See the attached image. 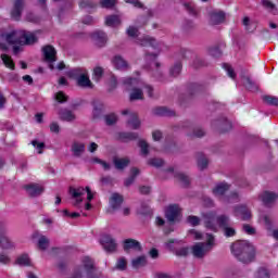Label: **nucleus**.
Masks as SVG:
<instances>
[{
  "instance_id": "4be33fe9",
  "label": "nucleus",
  "mask_w": 278,
  "mask_h": 278,
  "mask_svg": "<svg viewBox=\"0 0 278 278\" xmlns=\"http://www.w3.org/2000/svg\"><path fill=\"white\" fill-rule=\"evenodd\" d=\"M110 205L113 210H118L123 205V195L118 193H113L110 199Z\"/></svg>"
},
{
  "instance_id": "72a5a7b5",
  "label": "nucleus",
  "mask_w": 278,
  "mask_h": 278,
  "mask_svg": "<svg viewBox=\"0 0 278 278\" xmlns=\"http://www.w3.org/2000/svg\"><path fill=\"white\" fill-rule=\"evenodd\" d=\"M132 268H142V266H147V257L139 256L131 262Z\"/></svg>"
},
{
  "instance_id": "a211bd4d",
  "label": "nucleus",
  "mask_w": 278,
  "mask_h": 278,
  "mask_svg": "<svg viewBox=\"0 0 278 278\" xmlns=\"http://www.w3.org/2000/svg\"><path fill=\"white\" fill-rule=\"evenodd\" d=\"M86 151V144L84 142L74 141L72 144V153L74 157H81Z\"/></svg>"
},
{
  "instance_id": "7ed1b4c3",
  "label": "nucleus",
  "mask_w": 278,
  "mask_h": 278,
  "mask_svg": "<svg viewBox=\"0 0 278 278\" xmlns=\"http://www.w3.org/2000/svg\"><path fill=\"white\" fill-rule=\"evenodd\" d=\"M205 228L211 229V231H216L217 225L224 229V235L226 238H233L236 236V228L229 227V217L227 215H222L216 218V213H206L204 215Z\"/></svg>"
},
{
  "instance_id": "c756f323",
  "label": "nucleus",
  "mask_w": 278,
  "mask_h": 278,
  "mask_svg": "<svg viewBox=\"0 0 278 278\" xmlns=\"http://www.w3.org/2000/svg\"><path fill=\"white\" fill-rule=\"evenodd\" d=\"M138 43L141 45V47H152V49H155L156 45L155 39L149 36L138 39Z\"/></svg>"
},
{
  "instance_id": "e2e57ef3",
  "label": "nucleus",
  "mask_w": 278,
  "mask_h": 278,
  "mask_svg": "<svg viewBox=\"0 0 278 278\" xmlns=\"http://www.w3.org/2000/svg\"><path fill=\"white\" fill-rule=\"evenodd\" d=\"M121 138H127V140H136L138 135L136 132H124L122 134Z\"/></svg>"
},
{
  "instance_id": "603ef678",
  "label": "nucleus",
  "mask_w": 278,
  "mask_h": 278,
  "mask_svg": "<svg viewBox=\"0 0 278 278\" xmlns=\"http://www.w3.org/2000/svg\"><path fill=\"white\" fill-rule=\"evenodd\" d=\"M150 166H155V168H160L164 166V161L162 159H151L149 161Z\"/></svg>"
},
{
  "instance_id": "6ab92c4d",
  "label": "nucleus",
  "mask_w": 278,
  "mask_h": 278,
  "mask_svg": "<svg viewBox=\"0 0 278 278\" xmlns=\"http://www.w3.org/2000/svg\"><path fill=\"white\" fill-rule=\"evenodd\" d=\"M26 192L30 197H39L41 192H45V188L40 185L31 184L26 186Z\"/></svg>"
},
{
  "instance_id": "69168bd1",
  "label": "nucleus",
  "mask_w": 278,
  "mask_h": 278,
  "mask_svg": "<svg viewBox=\"0 0 278 278\" xmlns=\"http://www.w3.org/2000/svg\"><path fill=\"white\" fill-rule=\"evenodd\" d=\"M11 260L10 256H8V254L4 253H0V264H10Z\"/></svg>"
},
{
  "instance_id": "864d4df0",
  "label": "nucleus",
  "mask_w": 278,
  "mask_h": 278,
  "mask_svg": "<svg viewBox=\"0 0 278 278\" xmlns=\"http://www.w3.org/2000/svg\"><path fill=\"white\" fill-rule=\"evenodd\" d=\"M262 3L266 10H269V12H276L277 8L269 0H263Z\"/></svg>"
},
{
  "instance_id": "3c124183",
  "label": "nucleus",
  "mask_w": 278,
  "mask_h": 278,
  "mask_svg": "<svg viewBox=\"0 0 278 278\" xmlns=\"http://www.w3.org/2000/svg\"><path fill=\"white\" fill-rule=\"evenodd\" d=\"M185 8L189 12V14H191L192 16H197V8H194V3H185Z\"/></svg>"
},
{
  "instance_id": "0e129e2a",
  "label": "nucleus",
  "mask_w": 278,
  "mask_h": 278,
  "mask_svg": "<svg viewBox=\"0 0 278 278\" xmlns=\"http://www.w3.org/2000/svg\"><path fill=\"white\" fill-rule=\"evenodd\" d=\"M262 220H263L264 225L267 226V229H270V227L273 226V220L270 219V216L264 215Z\"/></svg>"
},
{
  "instance_id": "0eeeda50",
  "label": "nucleus",
  "mask_w": 278,
  "mask_h": 278,
  "mask_svg": "<svg viewBox=\"0 0 278 278\" xmlns=\"http://www.w3.org/2000/svg\"><path fill=\"white\" fill-rule=\"evenodd\" d=\"M70 194L75 199V203L74 205H79L83 201H84V195L87 194V201H91L92 199H94V194H92V191L86 187L84 189V187L80 188H71L70 189Z\"/></svg>"
},
{
  "instance_id": "c9c22d12",
  "label": "nucleus",
  "mask_w": 278,
  "mask_h": 278,
  "mask_svg": "<svg viewBox=\"0 0 278 278\" xmlns=\"http://www.w3.org/2000/svg\"><path fill=\"white\" fill-rule=\"evenodd\" d=\"M174 177H176V179H178V181L181 182L182 186H189L190 185V177H188L184 173H175Z\"/></svg>"
},
{
  "instance_id": "412c9836",
  "label": "nucleus",
  "mask_w": 278,
  "mask_h": 278,
  "mask_svg": "<svg viewBox=\"0 0 278 278\" xmlns=\"http://www.w3.org/2000/svg\"><path fill=\"white\" fill-rule=\"evenodd\" d=\"M92 38H93V40L97 41L99 47H103V45H105V42H108V35H105V33H103L101 30L94 31L92 34Z\"/></svg>"
},
{
  "instance_id": "1a4fd4ad",
  "label": "nucleus",
  "mask_w": 278,
  "mask_h": 278,
  "mask_svg": "<svg viewBox=\"0 0 278 278\" xmlns=\"http://www.w3.org/2000/svg\"><path fill=\"white\" fill-rule=\"evenodd\" d=\"M179 247H181V241L170 239L166 242V248L169 249V251H173L176 255H178V257H186V255L190 253V250L188 248Z\"/></svg>"
},
{
  "instance_id": "f257e3e1",
  "label": "nucleus",
  "mask_w": 278,
  "mask_h": 278,
  "mask_svg": "<svg viewBox=\"0 0 278 278\" xmlns=\"http://www.w3.org/2000/svg\"><path fill=\"white\" fill-rule=\"evenodd\" d=\"M189 236L193 238V240H206V242H198L191 247V253L193 257L198 260H203L212 249H214V236L210 233L203 235L201 231L191 229L189 230Z\"/></svg>"
},
{
  "instance_id": "bb28decb",
  "label": "nucleus",
  "mask_w": 278,
  "mask_h": 278,
  "mask_svg": "<svg viewBox=\"0 0 278 278\" xmlns=\"http://www.w3.org/2000/svg\"><path fill=\"white\" fill-rule=\"evenodd\" d=\"M129 249H135L136 251H140V242L134 239H127L124 241V250L129 251Z\"/></svg>"
},
{
  "instance_id": "a878e982",
  "label": "nucleus",
  "mask_w": 278,
  "mask_h": 278,
  "mask_svg": "<svg viewBox=\"0 0 278 278\" xmlns=\"http://www.w3.org/2000/svg\"><path fill=\"white\" fill-rule=\"evenodd\" d=\"M0 58L7 68H10L11 71H14V68H16V65L14 64V60L12 59V56L3 53L0 55Z\"/></svg>"
},
{
  "instance_id": "4c0bfd02",
  "label": "nucleus",
  "mask_w": 278,
  "mask_h": 278,
  "mask_svg": "<svg viewBox=\"0 0 278 278\" xmlns=\"http://www.w3.org/2000/svg\"><path fill=\"white\" fill-rule=\"evenodd\" d=\"M157 58V53H148L146 55V60H150V66H155V68H160V63L155 61Z\"/></svg>"
},
{
  "instance_id": "f8f14e48",
  "label": "nucleus",
  "mask_w": 278,
  "mask_h": 278,
  "mask_svg": "<svg viewBox=\"0 0 278 278\" xmlns=\"http://www.w3.org/2000/svg\"><path fill=\"white\" fill-rule=\"evenodd\" d=\"M179 214H181V208H179V205L177 204L169 205L165 211V216L169 223L179 220Z\"/></svg>"
},
{
  "instance_id": "774afa93",
  "label": "nucleus",
  "mask_w": 278,
  "mask_h": 278,
  "mask_svg": "<svg viewBox=\"0 0 278 278\" xmlns=\"http://www.w3.org/2000/svg\"><path fill=\"white\" fill-rule=\"evenodd\" d=\"M154 278H173L170 275L168 274H164V273H156L154 275Z\"/></svg>"
},
{
  "instance_id": "338daca9",
  "label": "nucleus",
  "mask_w": 278,
  "mask_h": 278,
  "mask_svg": "<svg viewBox=\"0 0 278 278\" xmlns=\"http://www.w3.org/2000/svg\"><path fill=\"white\" fill-rule=\"evenodd\" d=\"M243 231H245V233H248L249 236H253V233H255V228H253L249 225H244Z\"/></svg>"
},
{
  "instance_id": "680f3d73",
  "label": "nucleus",
  "mask_w": 278,
  "mask_h": 278,
  "mask_svg": "<svg viewBox=\"0 0 278 278\" xmlns=\"http://www.w3.org/2000/svg\"><path fill=\"white\" fill-rule=\"evenodd\" d=\"M31 144H33V147H36L39 154L42 153V150L45 149V143L34 140V141H31Z\"/></svg>"
},
{
  "instance_id": "6e6552de",
  "label": "nucleus",
  "mask_w": 278,
  "mask_h": 278,
  "mask_svg": "<svg viewBox=\"0 0 278 278\" xmlns=\"http://www.w3.org/2000/svg\"><path fill=\"white\" fill-rule=\"evenodd\" d=\"M10 229L8 228V224L0 223V248L8 250V249H14V243L10 241L8 238Z\"/></svg>"
},
{
  "instance_id": "393cba45",
  "label": "nucleus",
  "mask_w": 278,
  "mask_h": 278,
  "mask_svg": "<svg viewBox=\"0 0 278 278\" xmlns=\"http://www.w3.org/2000/svg\"><path fill=\"white\" fill-rule=\"evenodd\" d=\"M154 114L156 116H175V111H170L166 106H159L154 109Z\"/></svg>"
},
{
  "instance_id": "ddd939ff",
  "label": "nucleus",
  "mask_w": 278,
  "mask_h": 278,
  "mask_svg": "<svg viewBox=\"0 0 278 278\" xmlns=\"http://www.w3.org/2000/svg\"><path fill=\"white\" fill-rule=\"evenodd\" d=\"M24 5H25L24 0H14L13 9L11 10V17L14 21L21 20V14H23Z\"/></svg>"
},
{
  "instance_id": "c03bdc74",
  "label": "nucleus",
  "mask_w": 278,
  "mask_h": 278,
  "mask_svg": "<svg viewBox=\"0 0 278 278\" xmlns=\"http://www.w3.org/2000/svg\"><path fill=\"white\" fill-rule=\"evenodd\" d=\"M91 162H92L93 164H100V165H102V168H103L104 170H110V164H109L108 162H105V161L99 159V157H93V159L91 160Z\"/></svg>"
},
{
  "instance_id": "de8ad7c7",
  "label": "nucleus",
  "mask_w": 278,
  "mask_h": 278,
  "mask_svg": "<svg viewBox=\"0 0 278 278\" xmlns=\"http://www.w3.org/2000/svg\"><path fill=\"white\" fill-rule=\"evenodd\" d=\"M139 147L141 149L142 155H144V156L149 155V143H147V141L140 140Z\"/></svg>"
},
{
  "instance_id": "dca6fc26",
  "label": "nucleus",
  "mask_w": 278,
  "mask_h": 278,
  "mask_svg": "<svg viewBox=\"0 0 278 278\" xmlns=\"http://www.w3.org/2000/svg\"><path fill=\"white\" fill-rule=\"evenodd\" d=\"M33 238H34V240H37L38 249L40 251H47V249H49V239L48 238H46L45 236H42L38 232H35L33 235Z\"/></svg>"
},
{
  "instance_id": "b1692460",
  "label": "nucleus",
  "mask_w": 278,
  "mask_h": 278,
  "mask_svg": "<svg viewBox=\"0 0 278 278\" xmlns=\"http://www.w3.org/2000/svg\"><path fill=\"white\" fill-rule=\"evenodd\" d=\"M113 163L117 170H123V168H127V166H129V160L127 157H115Z\"/></svg>"
},
{
  "instance_id": "bf43d9fd",
  "label": "nucleus",
  "mask_w": 278,
  "mask_h": 278,
  "mask_svg": "<svg viewBox=\"0 0 278 278\" xmlns=\"http://www.w3.org/2000/svg\"><path fill=\"white\" fill-rule=\"evenodd\" d=\"M127 35L130 36V38H136V36H138V28L136 26H129Z\"/></svg>"
},
{
  "instance_id": "9d476101",
  "label": "nucleus",
  "mask_w": 278,
  "mask_h": 278,
  "mask_svg": "<svg viewBox=\"0 0 278 278\" xmlns=\"http://www.w3.org/2000/svg\"><path fill=\"white\" fill-rule=\"evenodd\" d=\"M100 244L103 247L106 253H114V251H116V240H114V238H112L110 235H102Z\"/></svg>"
},
{
  "instance_id": "7c9ffc66",
  "label": "nucleus",
  "mask_w": 278,
  "mask_h": 278,
  "mask_svg": "<svg viewBox=\"0 0 278 278\" xmlns=\"http://www.w3.org/2000/svg\"><path fill=\"white\" fill-rule=\"evenodd\" d=\"M138 175H140V169L136 168V167L131 168L130 177L125 180V186H127V187L131 186V184H134V181H136V177H138Z\"/></svg>"
},
{
  "instance_id": "423d86ee",
  "label": "nucleus",
  "mask_w": 278,
  "mask_h": 278,
  "mask_svg": "<svg viewBox=\"0 0 278 278\" xmlns=\"http://www.w3.org/2000/svg\"><path fill=\"white\" fill-rule=\"evenodd\" d=\"M67 76L77 80L80 88H92V81L88 77V71L81 67H77L67 72Z\"/></svg>"
},
{
  "instance_id": "37998d69",
  "label": "nucleus",
  "mask_w": 278,
  "mask_h": 278,
  "mask_svg": "<svg viewBox=\"0 0 278 278\" xmlns=\"http://www.w3.org/2000/svg\"><path fill=\"white\" fill-rule=\"evenodd\" d=\"M255 278H270V271L266 268H260L256 271Z\"/></svg>"
},
{
  "instance_id": "a19ab883",
  "label": "nucleus",
  "mask_w": 278,
  "mask_h": 278,
  "mask_svg": "<svg viewBox=\"0 0 278 278\" xmlns=\"http://www.w3.org/2000/svg\"><path fill=\"white\" fill-rule=\"evenodd\" d=\"M187 223H188V225H191V227H197L198 225L201 224V218H199L194 215H191V216L187 217Z\"/></svg>"
},
{
  "instance_id": "79ce46f5",
  "label": "nucleus",
  "mask_w": 278,
  "mask_h": 278,
  "mask_svg": "<svg viewBox=\"0 0 278 278\" xmlns=\"http://www.w3.org/2000/svg\"><path fill=\"white\" fill-rule=\"evenodd\" d=\"M79 8H81L83 10H90L92 8H97V3L89 0H85L79 3Z\"/></svg>"
},
{
  "instance_id": "f03ea898",
  "label": "nucleus",
  "mask_w": 278,
  "mask_h": 278,
  "mask_svg": "<svg viewBox=\"0 0 278 278\" xmlns=\"http://www.w3.org/2000/svg\"><path fill=\"white\" fill-rule=\"evenodd\" d=\"M122 84L125 90L130 91V101H142L144 99L143 90L148 92V97H153V87L147 85L140 78L126 77L122 79Z\"/></svg>"
},
{
  "instance_id": "4468645a",
  "label": "nucleus",
  "mask_w": 278,
  "mask_h": 278,
  "mask_svg": "<svg viewBox=\"0 0 278 278\" xmlns=\"http://www.w3.org/2000/svg\"><path fill=\"white\" fill-rule=\"evenodd\" d=\"M225 23V12L213 10L210 12V25H220Z\"/></svg>"
},
{
  "instance_id": "13d9d810",
  "label": "nucleus",
  "mask_w": 278,
  "mask_h": 278,
  "mask_svg": "<svg viewBox=\"0 0 278 278\" xmlns=\"http://www.w3.org/2000/svg\"><path fill=\"white\" fill-rule=\"evenodd\" d=\"M208 53H210L213 58H220V55H222L220 49H219L218 47L211 48V49L208 50Z\"/></svg>"
},
{
  "instance_id": "aec40b11",
  "label": "nucleus",
  "mask_w": 278,
  "mask_h": 278,
  "mask_svg": "<svg viewBox=\"0 0 278 278\" xmlns=\"http://www.w3.org/2000/svg\"><path fill=\"white\" fill-rule=\"evenodd\" d=\"M227 190H229V185L227 182H222L216 185V187L213 189V194L218 199H223V195Z\"/></svg>"
},
{
  "instance_id": "473e14b6",
  "label": "nucleus",
  "mask_w": 278,
  "mask_h": 278,
  "mask_svg": "<svg viewBox=\"0 0 278 278\" xmlns=\"http://www.w3.org/2000/svg\"><path fill=\"white\" fill-rule=\"evenodd\" d=\"M101 112H103V102L99 100L93 101V117L99 118Z\"/></svg>"
},
{
  "instance_id": "2f4dec72",
  "label": "nucleus",
  "mask_w": 278,
  "mask_h": 278,
  "mask_svg": "<svg viewBox=\"0 0 278 278\" xmlns=\"http://www.w3.org/2000/svg\"><path fill=\"white\" fill-rule=\"evenodd\" d=\"M128 125H130V127H132V129H138V127H140V119H138L137 113H130L129 119H128Z\"/></svg>"
},
{
  "instance_id": "5fc2aeb1",
  "label": "nucleus",
  "mask_w": 278,
  "mask_h": 278,
  "mask_svg": "<svg viewBox=\"0 0 278 278\" xmlns=\"http://www.w3.org/2000/svg\"><path fill=\"white\" fill-rule=\"evenodd\" d=\"M102 8H114L116 0H100Z\"/></svg>"
},
{
  "instance_id": "39448f33",
  "label": "nucleus",
  "mask_w": 278,
  "mask_h": 278,
  "mask_svg": "<svg viewBox=\"0 0 278 278\" xmlns=\"http://www.w3.org/2000/svg\"><path fill=\"white\" fill-rule=\"evenodd\" d=\"M3 38L8 45H36L38 42V37L36 33L26 30H12L3 35Z\"/></svg>"
},
{
  "instance_id": "4d7b16f0",
  "label": "nucleus",
  "mask_w": 278,
  "mask_h": 278,
  "mask_svg": "<svg viewBox=\"0 0 278 278\" xmlns=\"http://www.w3.org/2000/svg\"><path fill=\"white\" fill-rule=\"evenodd\" d=\"M55 99L59 103H65V101H67L66 94L62 91L55 93Z\"/></svg>"
},
{
  "instance_id": "cd10ccee",
  "label": "nucleus",
  "mask_w": 278,
  "mask_h": 278,
  "mask_svg": "<svg viewBox=\"0 0 278 278\" xmlns=\"http://www.w3.org/2000/svg\"><path fill=\"white\" fill-rule=\"evenodd\" d=\"M108 27H118L121 25V17L118 15H109L105 18Z\"/></svg>"
},
{
  "instance_id": "49530a36",
  "label": "nucleus",
  "mask_w": 278,
  "mask_h": 278,
  "mask_svg": "<svg viewBox=\"0 0 278 278\" xmlns=\"http://www.w3.org/2000/svg\"><path fill=\"white\" fill-rule=\"evenodd\" d=\"M223 68L231 79H236V72H233V67H231V65L224 63Z\"/></svg>"
},
{
  "instance_id": "5701e85b",
  "label": "nucleus",
  "mask_w": 278,
  "mask_h": 278,
  "mask_svg": "<svg viewBox=\"0 0 278 278\" xmlns=\"http://www.w3.org/2000/svg\"><path fill=\"white\" fill-rule=\"evenodd\" d=\"M261 201H263L264 205H270L277 199V194L273 192L265 191L260 195Z\"/></svg>"
},
{
  "instance_id": "f3484780",
  "label": "nucleus",
  "mask_w": 278,
  "mask_h": 278,
  "mask_svg": "<svg viewBox=\"0 0 278 278\" xmlns=\"http://www.w3.org/2000/svg\"><path fill=\"white\" fill-rule=\"evenodd\" d=\"M235 216H237V218H241V220H249V218H251V211H249L244 205L237 206L235 208Z\"/></svg>"
},
{
  "instance_id": "e433bc0d",
  "label": "nucleus",
  "mask_w": 278,
  "mask_h": 278,
  "mask_svg": "<svg viewBox=\"0 0 278 278\" xmlns=\"http://www.w3.org/2000/svg\"><path fill=\"white\" fill-rule=\"evenodd\" d=\"M207 164H208L207 157H205V155H203V154H199V156H198L199 168L201 170H204V168H207Z\"/></svg>"
},
{
  "instance_id": "f704fd0d",
  "label": "nucleus",
  "mask_w": 278,
  "mask_h": 278,
  "mask_svg": "<svg viewBox=\"0 0 278 278\" xmlns=\"http://www.w3.org/2000/svg\"><path fill=\"white\" fill-rule=\"evenodd\" d=\"M60 117L62 118V121H67V123L75 121V114H73V112L68 110L61 111Z\"/></svg>"
},
{
  "instance_id": "6e6d98bb",
  "label": "nucleus",
  "mask_w": 278,
  "mask_h": 278,
  "mask_svg": "<svg viewBox=\"0 0 278 278\" xmlns=\"http://www.w3.org/2000/svg\"><path fill=\"white\" fill-rule=\"evenodd\" d=\"M118 270H125L127 268V261L125 258H119L116 264Z\"/></svg>"
},
{
  "instance_id": "052dcab7",
  "label": "nucleus",
  "mask_w": 278,
  "mask_h": 278,
  "mask_svg": "<svg viewBox=\"0 0 278 278\" xmlns=\"http://www.w3.org/2000/svg\"><path fill=\"white\" fill-rule=\"evenodd\" d=\"M110 90H114L116 86H118V80L116 79V76L112 75L109 80Z\"/></svg>"
},
{
  "instance_id": "8fccbe9b",
  "label": "nucleus",
  "mask_w": 278,
  "mask_h": 278,
  "mask_svg": "<svg viewBox=\"0 0 278 278\" xmlns=\"http://www.w3.org/2000/svg\"><path fill=\"white\" fill-rule=\"evenodd\" d=\"M116 121H118V117L114 113L109 114V115L105 116L106 125H114V123H116Z\"/></svg>"
},
{
  "instance_id": "20e7f679",
  "label": "nucleus",
  "mask_w": 278,
  "mask_h": 278,
  "mask_svg": "<svg viewBox=\"0 0 278 278\" xmlns=\"http://www.w3.org/2000/svg\"><path fill=\"white\" fill-rule=\"evenodd\" d=\"M231 253L242 264H251L255 260V248L249 241L235 242L231 245Z\"/></svg>"
},
{
  "instance_id": "9b49d317",
  "label": "nucleus",
  "mask_w": 278,
  "mask_h": 278,
  "mask_svg": "<svg viewBox=\"0 0 278 278\" xmlns=\"http://www.w3.org/2000/svg\"><path fill=\"white\" fill-rule=\"evenodd\" d=\"M42 52H43V56H45L46 62H49L50 71H53V68H55L53 66V62H55L58 60L55 58V55H56L55 48H53V46H46V47L42 48Z\"/></svg>"
},
{
  "instance_id": "a18cd8bd",
  "label": "nucleus",
  "mask_w": 278,
  "mask_h": 278,
  "mask_svg": "<svg viewBox=\"0 0 278 278\" xmlns=\"http://www.w3.org/2000/svg\"><path fill=\"white\" fill-rule=\"evenodd\" d=\"M172 77H177L181 73V63H176L169 71Z\"/></svg>"
},
{
  "instance_id": "ea45409f",
  "label": "nucleus",
  "mask_w": 278,
  "mask_h": 278,
  "mask_svg": "<svg viewBox=\"0 0 278 278\" xmlns=\"http://www.w3.org/2000/svg\"><path fill=\"white\" fill-rule=\"evenodd\" d=\"M263 101L268 105H276L278 106V98L273 96H264Z\"/></svg>"
},
{
  "instance_id": "c85d7f7f",
  "label": "nucleus",
  "mask_w": 278,
  "mask_h": 278,
  "mask_svg": "<svg viewBox=\"0 0 278 278\" xmlns=\"http://www.w3.org/2000/svg\"><path fill=\"white\" fill-rule=\"evenodd\" d=\"M15 264H17V266H31V258H29L27 254H22L17 256Z\"/></svg>"
},
{
  "instance_id": "09e8293b",
  "label": "nucleus",
  "mask_w": 278,
  "mask_h": 278,
  "mask_svg": "<svg viewBox=\"0 0 278 278\" xmlns=\"http://www.w3.org/2000/svg\"><path fill=\"white\" fill-rule=\"evenodd\" d=\"M103 77V67H96L93 68V79L99 81Z\"/></svg>"
},
{
  "instance_id": "2eb2a0df",
  "label": "nucleus",
  "mask_w": 278,
  "mask_h": 278,
  "mask_svg": "<svg viewBox=\"0 0 278 278\" xmlns=\"http://www.w3.org/2000/svg\"><path fill=\"white\" fill-rule=\"evenodd\" d=\"M112 64L117 71H127L129 68V64H127V61L121 55H115L112 60Z\"/></svg>"
},
{
  "instance_id": "58836bf2",
  "label": "nucleus",
  "mask_w": 278,
  "mask_h": 278,
  "mask_svg": "<svg viewBox=\"0 0 278 278\" xmlns=\"http://www.w3.org/2000/svg\"><path fill=\"white\" fill-rule=\"evenodd\" d=\"M223 201L224 203H238V201H240V197L238 195V193L233 192L227 198H224Z\"/></svg>"
}]
</instances>
